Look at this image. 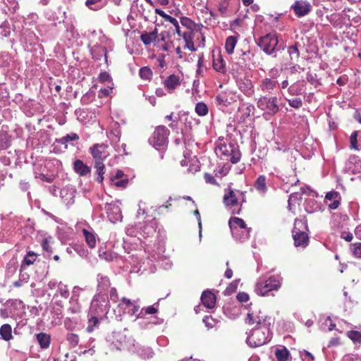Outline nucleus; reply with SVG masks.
<instances>
[{
    "mask_svg": "<svg viewBox=\"0 0 361 361\" xmlns=\"http://www.w3.org/2000/svg\"><path fill=\"white\" fill-rule=\"evenodd\" d=\"M309 231L307 221L304 219H295L292 230V235L295 247H305L309 243Z\"/></svg>",
    "mask_w": 361,
    "mask_h": 361,
    "instance_id": "nucleus-1",
    "label": "nucleus"
},
{
    "mask_svg": "<svg viewBox=\"0 0 361 361\" xmlns=\"http://www.w3.org/2000/svg\"><path fill=\"white\" fill-rule=\"evenodd\" d=\"M238 192L240 193L242 198L239 200L237 197L236 192L233 189L228 188L224 190V195L223 196V203L226 208L232 209L231 213L233 214H240L241 212V207L244 202H245V195L244 192Z\"/></svg>",
    "mask_w": 361,
    "mask_h": 361,
    "instance_id": "nucleus-2",
    "label": "nucleus"
},
{
    "mask_svg": "<svg viewBox=\"0 0 361 361\" xmlns=\"http://www.w3.org/2000/svg\"><path fill=\"white\" fill-rule=\"evenodd\" d=\"M270 326H260L251 330L247 338V344L253 348L262 346L270 341Z\"/></svg>",
    "mask_w": 361,
    "mask_h": 361,
    "instance_id": "nucleus-3",
    "label": "nucleus"
},
{
    "mask_svg": "<svg viewBox=\"0 0 361 361\" xmlns=\"http://www.w3.org/2000/svg\"><path fill=\"white\" fill-rule=\"evenodd\" d=\"M281 277L280 276H271L269 278H260L256 283L255 292L257 295L264 296L269 292L277 290L281 286Z\"/></svg>",
    "mask_w": 361,
    "mask_h": 361,
    "instance_id": "nucleus-4",
    "label": "nucleus"
},
{
    "mask_svg": "<svg viewBox=\"0 0 361 361\" xmlns=\"http://www.w3.org/2000/svg\"><path fill=\"white\" fill-rule=\"evenodd\" d=\"M232 235L236 239L244 241L248 238L250 228L247 227L245 221L238 217H231L228 221Z\"/></svg>",
    "mask_w": 361,
    "mask_h": 361,
    "instance_id": "nucleus-5",
    "label": "nucleus"
},
{
    "mask_svg": "<svg viewBox=\"0 0 361 361\" xmlns=\"http://www.w3.org/2000/svg\"><path fill=\"white\" fill-rule=\"evenodd\" d=\"M278 36L276 33H268L264 36L260 37L257 41V45L267 54H271L277 44Z\"/></svg>",
    "mask_w": 361,
    "mask_h": 361,
    "instance_id": "nucleus-6",
    "label": "nucleus"
},
{
    "mask_svg": "<svg viewBox=\"0 0 361 361\" xmlns=\"http://www.w3.org/2000/svg\"><path fill=\"white\" fill-rule=\"evenodd\" d=\"M169 130L165 126H159L155 128L150 139V142L154 147H164L167 145Z\"/></svg>",
    "mask_w": 361,
    "mask_h": 361,
    "instance_id": "nucleus-7",
    "label": "nucleus"
},
{
    "mask_svg": "<svg viewBox=\"0 0 361 361\" xmlns=\"http://www.w3.org/2000/svg\"><path fill=\"white\" fill-rule=\"evenodd\" d=\"M257 105L261 110L269 114H275L279 111L277 97H262L259 99Z\"/></svg>",
    "mask_w": 361,
    "mask_h": 361,
    "instance_id": "nucleus-8",
    "label": "nucleus"
},
{
    "mask_svg": "<svg viewBox=\"0 0 361 361\" xmlns=\"http://www.w3.org/2000/svg\"><path fill=\"white\" fill-rule=\"evenodd\" d=\"M245 321L249 325H255V327L271 325V317H267L260 310H252L249 312Z\"/></svg>",
    "mask_w": 361,
    "mask_h": 361,
    "instance_id": "nucleus-9",
    "label": "nucleus"
},
{
    "mask_svg": "<svg viewBox=\"0 0 361 361\" xmlns=\"http://www.w3.org/2000/svg\"><path fill=\"white\" fill-rule=\"evenodd\" d=\"M108 145L104 143L102 144H94L89 149V152L91 154L94 163L104 162V160L109 156L108 152Z\"/></svg>",
    "mask_w": 361,
    "mask_h": 361,
    "instance_id": "nucleus-10",
    "label": "nucleus"
},
{
    "mask_svg": "<svg viewBox=\"0 0 361 361\" xmlns=\"http://www.w3.org/2000/svg\"><path fill=\"white\" fill-rule=\"evenodd\" d=\"M181 80L179 75L171 74L163 82V85L169 94L173 93L175 90L180 85Z\"/></svg>",
    "mask_w": 361,
    "mask_h": 361,
    "instance_id": "nucleus-11",
    "label": "nucleus"
},
{
    "mask_svg": "<svg viewBox=\"0 0 361 361\" xmlns=\"http://www.w3.org/2000/svg\"><path fill=\"white\" fill-rule=\"evenodd\" d=\"M212 58L213 68L218 73L225 74L227 71L226 63L221 53L219 52L217 54L213 53Z\"/></svg>",
    "mask_w": 361,
    "mask_h": 361,
    "instance_id": "nucleus-12",
    "label": "nucleus"
},
{
    "mask_svg": "<svg viewBox=\"0 0 361 361\" xmlns=\"http://www.w3.org/2000/svg\"><path fill=\"white\" fill-rule=\"evenodd\" d=\"M201 301L205 307L213 309L216 306V296L212 291L207 290L202 293Z\"/></svg>",
    "mask_w": 361,
    "mask_h": 361,
    "instance_id": "nucleus-13",
    "label": "nucleus"
},
{
    "mask_svg": "<svg viewBox=\"0 0 361 361\" xmlns=\"http://www.w3.org/2000/svg\"><path fill=\"white\" fill-rule=\"evenodd\" d=\"M291 8L298 17H302L310 11V5L309 3L303 1H296L291 6Z\"/></svg>",
    "mask_w": 361,
    "mask_h": 361,
    "instance_id": "nucleus-14",
    "label": "nucleus"
},
{
    "mask_svg": "<svg viewBox=\"0 0 361 361\" xmlns=\"http://www.w3.org/2000/svg\"><path fill=\"white\" fill-rule=\"evenodd\" d=\"M237 85L239 89L246 95H251L254 92L253 85L251 80L247 77L238 78Z\"/></svg>",
    "mask_w": 361,
    "mask_h": 361,
    "instance_id": "nucleus-15",
    "label": "nucleus"
},
{
    "mask_svg": "<svg viewBox=\"0 0 361 361\" xmlns=\"http://www.w3.org/2000/svg\"><path fill=\"white\" fill-rule=\"evenodd\" d=\"M194 32L195 31H185L182 32L180 31V35H178L179 37H181L185 42L184 48L190 50V51H195L196 50L193 42L195 36Z\"/></svg>",
    "mask_w": 361,
    "mask_h": 361,
    "instance_id": "nucleus-16",
    "label": "nucleus"
},
{
    "mask_svg": "<svg viewBox=\"0 0 361 361\" xmlns=\"http://www.w3.org/2000/svg\"><path fill=\"white\" fill-rule=\"evenodd\" d=\"M154 11L156 14H158L159 16L162 17L166 21L169 22L170 25H173L176 28V33L178 35H180V27L179 26L178 20L175 18L166 14L164 11L161 10L160 8H155Z\"/></svg>",
    "mask_w": 361,
    "mask_h": 361,
    "instance_id": "nucleus-17",
    "label": "nucleus"
},
{
    "mask_svg": "<svg viewBox=\"0 0 361 361\" xmlns=\"http://www.w3.org/2000/svg\"><path fill=\"white\" fill-rule=\"evenodd\" d=\"M158 37V30L157 28H154L152 32H145L140 35V40L142 43L146 45H150L152 42H155L157 38Z\"/></svg>",
    "mask_w": 361,
    "mask_h": 361,
    "instance_id": "nucleus-18",
    "label": "nucleus"
},
{
    "mask_svg": "<svg viewBox=\"0 0 361 361\" xmlns=\"http://www.w3.org/2000/svg\"><path fill=\"white\" fill-rule=\"evenodd\" d=\"M73 168L74 171L80 176H86L91 171L90 168L80 159H77L74 161Z\"/></svg>",
    "mask_w": 361,
    "mask_h": 361,
    "instance_id": "nucleus-19",
    "label": "nucleus"
},
{
    "mask_svg": "<svg viewBox=\"0 0 361 361\" xmlns=\"http://www.w3.org/2000/svg\"><path fill=\"white\" fill-rule=\"evenodd\" d=\"M278 85L279 83L275 79L266 78L261 82V89L263 92H271Z\"/></svg>",
    "mask_w": 361,
    "mask_h": 361,
    "instance_id": "nucleus-20",
    "label": "nucleus"
},
{
    "mask_svg": "<svg viewBox=\"0 0 361 361\" xmlns=\"http://www.w3.org/2000/svg\"><path fill=\"white\" fill-rule=\"evenodd\" d=\"M36 338L42 348L47 349L49 347L51 343L50 335L42 332L36 335Z\"/></svg>",
    "mask_w": 361,
    "mask_h": 361,
    "instance_id": "nucleus-21",
    "label": "nucleus"
},
{
    "mask_svg": "<svg viewBox=\"0 0 361 361\" xmlns=\"http://www.w3.org/2000/svg\"><path fill=\"white\" fill-rule=\"evenodd\" d=\"M255 189L262 193H265L267 191V178L264 175L259 176L255 182Z\"/></svg>",
    "mask_w": 361,
    "mask_h": 361,
    "instance_id": "nucleus-22",
    "label": "nucleus"
},
{
    "mask_svg": "<svg viewBox=\"0 0 361 361\" xmlns=\"http://www.w3.org/2000/svg\"><path fill=\"white\" fill-rule=\"evenodd\" d=\"M237 37L229 36L226 38L225 42V49L228 54H232L237 44Z\"/></svg>",
    "mask_w": 361,
    "mask_h": 361,
    "instance_id": "nucleus-23",
    "label": "nucleus"
},
{
    "mask_svg": "<svg viewBox=\"0 0 361 361\" xmlns=\"http://www.w3.org/2000/svg\"><path fill=\"white\" fill-rule=\"evenodd\" d=\"M0 334L4 340L10 341L13 338L11 325L8 324L2 325L0 328Z\"/></svg>",
    "mask_w": 361,
    "mask_h": 361,
    "instance_id": "nucleus-24",
    "label": "nucleus"
},
{
    "mask_svg": "<svg viewBox=\"0 0 361 361\" xmlns=\"http://www.w3.org/2000/svg\"><path fill=\"white\" fill-rule=\"evenodd\" d=\"M83 235L85 238V242L90 248H93L96 245V236L94 233L84 228L82 229Z\"/></svg>",
    "mask_w": 361,
    "mask_h": 361,
    "instance_id": "nucleus-25",
    "label": "nucleus"
},
{
    "mask_svg": "<svg viewBox=\"0 0 361 361\" xmlns=\"http://www.w3.org/2000/svg\"><path fill=\"white\" fill-rule=\"evenodd\" d=\"M180 23L183 27L188 30V31H195L196 27H198L197 24L190 18L185 16H183L180 18Z\"/></svg>",
    "mask_w": 361,
    "mask_h": 361,
    "instance_id": "nucleus-26",
    "label": "nucleus"
},
{
    "mask_svg": "<svg viewBox=\"0 0 361 361\" xmlns=\"http://www.w3.org/2000/svg\"><path fill=\"white\" fill-rule=\"evenodd\" d=\"M94 167L96 169L98 174L96 180L99 183H102L104 180V174L105 173V165L104 162L97 161V163H94Z\"/></svg>",
    "mask_w": 361,
    "mask_h": 361,
    "instance_id": "nucleus-27",
    "label": "nucleus"
},
{
    "mask_svg": "<svg viewBox=\"0 0 361 361\" xmlns=\"http://www.w3.org/2000/svg\"><path fill=\"white\" fill-rule=\"evenodd\" d=\"M275 356L277 361H288L290 353L286 348L277 349L275 352Z\"/></svg>",
    "mask_w": 361,
    "mask_h": 361,
    "instance_id": "nucleus-28",
    "label": "nucleus"
},
{
    "mask_svg": "<svg viewBox=\"0 0 361 361\" xmlns=\"http://www.w3.org/2000/svg\"><path fill=\"white\" fill-rule=\"evenodd\" d=\"M140 77L145 80H151L153 73L152 69L149 66H144L139 71Z\"/></svg>",
    "mask_w": 361,
    "mask_h": 361,
    "instance_id": "nucleus-29",
    "label": "nucleus"
},
{
    "mask_svg": "<svg viewBox=\"0 0 361 361\" xmlns=\"http://www.w3.org/2000/svg\"><path fill=\"white\" fill-rule=\"evenodd\" d=\"M156 233V229L152 224H146L141 228V233L145 238L153 235Z\"/></svg>",
    "mask_w": 361,
    "mask_h": 361,
    "instance_id": "nucleus-30",
    "label": "nucleus"
},
{
    "mask_svg": "<svg viewBox=\"0 0 361 361\" xmlns=\"http://www.w3.org/2000/svg\"><path fill=\"white\" fill-rule=\"evenodd\" d=\"M195 112L200 116H206L208 114V107L204 102H198L195 106Z\"/></svg>",
    "mask_w": 361,
    "mask_h": 361,
    "instance_id": "nucleus-31",
    "label": "nucleus"
},
{
    "mask_svg": "<svg viewBox=\"0 0 361 361\" xmlns=\"http://www.w3.org/2000/svg\"><path fill=\"white\" fill-rule=\"evenodd\" d=\"M52 237H47L44 238L41 242V245L42 247L43 250L49 253V255L52 253V249L50 245L52 242Z\"/></svg>",
    "mask_w": 361,
    "mask_h": 361,
    "instance_id": "nucleus-32",
    "label": "nucleus"
},
{
    "mask_svg": "<svg viewBox=\"0 0 361 361\" xmlns=\"http://www.w3.org/2000/svg\"><path fill=\"white\" fill-rule=\"evenodd\" d=\"M203 322L208 329L216 327L217 324L219 323V322L216 319H214L210 315L205 316L203 319Z\"/></svg>",
    "mask_w": 361,
    "mask_h": 361,
    "instance_id": "nucleus-33",
    "label": "nucleus"
},
{
    "mask_svg": "<svg viewBox=\"0 0 361 361\" xmlns=\"http://www.w3.org/2000/svg\"><path fill=\"white\" fill-rule=\"evenodd\" d=\"M79 140V136L76 133L68 134L66 136H63L59 140V142L62 145H65L66 147H67V143L71 141H76Z\"/></svg>",
    "mask_w": 361,
    "mask_h": 361,
    "instance_id": "nucleus-34",
    "label": "nucleus"
},
{
    "mask_svg": "<svg viewBox=\"0 0 361 361\" xmlns=\"http://www.w3.org/2000/svg\"><path fill=\"white\" fill-rule=\"evenodd\" d=\"M347 336L354 343L361 345V332L358 331H349L347 332Z\"/></svg>",
    "mask_w": 361,
    "mask_h": 361,
    "instance_id": "nucleus-35",
    "label": "nucleus"
},
{
    "mask_svg": "<svg viewBox=\"0 0 361 361\" xmlns=\"http://www.w3.org/2000/svg\"><path fill=\"white\" fill-rule=\"evenodd\" d=\"M99 325V319L97 317L92 316L88 319V326L86 331L91 333L94 331V328Z\"/></svg>",
    "mask_w": 361,
    "mask_h": 361,
    "instance_id": "nucleus-36",
    "label": "nucleus"
},
{
    "mask_svg": "<svg viewBox=\"0 0 361 361\" xmlns=\"http://www.w3.org/2000/svg\"><path fill=\"white\" fill-rule=\"evenodd\" d=\"M111 286V282L107 276H101L98 280V287L102 290H106Z\"/></svg>",
    "mask_w": 361,
    "mask_h": 361,
    "instance_id": "nucleus-37",
    "label": "nucleus"
},
{
    "mask_svg": "<svg viewBox=\"0 0 361 361\" xmlns=\"http://www.w3.org/2000/svg\"><path fill=\"white\" fill-rule=\"evenodd\" d=\"M288 53L291 60H298L299 59L300 51L298 50L297 44L289 47Z\"/></svg>",
    "mask_w": 361,
    "mask_h": 361,
    "instance_id": "nucleus-38",
    "label": "nucleus"
},
{
    "mask_svg": "<svg viewBox=\"0 0 361 361\" xmlns=\"http://www.w3.org/2000/svg\"><path fill=\"white\" fill-rule=\"evenodd\" d=\"M357 135L358 132L354 131L350 136V147L352 149L359 150V147L357 145Z\"/></svg>",
    "mask_w": 361,
    "mask_h": 361,
    "instance_id": "nucleus-39",
    "label": "nucleus"
},
{
    "mask_svg": "<svg viewBox=\"0 0 361 361\" xmlns=\"http://www.w3.org/2000/svg\"><path fill=\"white\" fill-rule=\"evenodd\" d=\"M230 0H221L218 6V10L222 16H224L227 12Z\"/></svg>",
    "mask_w": 361,
    "mask_h": 361,
    "instance_id": "nucleus-40",
    "label": "nucleus"
},
{
    "mask_svg": "<svg viewBox=\"0 0 361 361\" xmlns=\"http://www.w3.org/2000/svg\"><path fill=\"white\" fill-rule=\"evenodd\" d=\"M350 249L355 257L361 258V243H355L350 245Z\"/></svg>",
    "mask_w": 361,
    "mask_h": 361,
    "instance_id": "nucleus-41",
    "label": "nucleus"
},
{
    "mask_svg": "<svg viewBox=\"0 0 361 361\" xmlns=\"http://www.w3.org/2000/svg\"><path fill=\"white\" fill-rule=\"evenodd\" d=\"M230 161L232 164H236L240 160V153L239 151H235L233 149H231Z\"/></svg>",
    "mask_w": 361,
    "mask_h": 361,
    "instance_id": "nucleus-42",
    "label": "nucleus"
},
{
    "mask_svg": "<svg viewBox=\"0 0 361 361\" xmlns=\"http://www.w3.org/2000/svg\"><path fill=\"white\" fill-rule=\"evenodd\" d=\"M36 254L34 252L30 251L23 259V263L27 265L32 264L35 261Z\"/></svg>",
    "mask_w": 361,
    "mask_h": 361,
    "instance_id": "nucleus-43",
    "label": "nucleus"
},
{
    "mask_svg": "<svg viewBox=\"0 0 361 361\" xmlns=\"http://www.w3.org/2000/svg\"><path fill=\"white\" fill-rule=\"evenodd\" d=\"M67 341L72 344L73 346H75L78 344L79 337L75 334H68L66 337Z\"/></svg>",
    "mask_w": 361,
    "mask_h": 361,
    "instance_id": "nucleus-44",
    "label": "nucleus"
},
{
    "mask_svg": "<svg viewBox=\"0 0 361 361\" xmlns=\"http://www.w3.org/2000/svg\"><path fill=\"white\" fill-rule=\"evenodd\" d=\"M288 104L295 109H299L302 105V102L300 98H294L288 100Z\"/></svg>",
    "mask_w": 361,
    "mask_h": 361,
    "instance_id": "nucleus-45",
    "label": "nucleus"
},
{
    "mask_svg": "<svg viewBox=\"0 0 361 361\" xmlns=\"http://www.w3.org/2000/svg\"><path fill=\"white\" fill-rule=\"evenodd\" d=\"M98 80L100 82H111L112 79L109 73L104 71L102 72L98 77Z\"/></svg>",
    "mask_w": 361,
    "mask_h": 361,
    "instance_id": "nucleus-46",
    "label": "nucleus"
},
{
    "mask_svg": "<svg viewBox=\"0 0 361 361\" xmlns=\"http://www.w3.org/2000/svg\"><path fill=\"white\" fill-rule=\"evenodd\" d=\"M204 178L205 180V182L208 184H211L213 185H219V183L216 182L214 177L208 173H205L204 175Z\"/></svg>",
    "mask_w": 361,
    "mask_h": 361,
    "instance_id": "nucleus-47",
    "label": "nucleus"
},
{
    "mask_svg": "<svg viewBox=\"0 0 361 361\" xmlns=\"http://www.w3.org/2000/svg\"><path fill=\"white\" fill-rule=\"evenodd\" d=\"M157 312V309L155 308L153 305L144 307L142 309L140 314H153Z\"/></svg>",
    "mask_w": 361,
    "mask_h": 361,
    "instance_id": "nucleus-48",
    "label": "nucleus"
},
{
    "mask_svg": "<svg viewBox=\"0 0 361 361\" xmlns=\"http://www.w3.org/2000/svg\"><path fill=\"white\" fill-rule=\"evenodd\" d=\"M231 149H233V146L230 145L228 147L226 145H221L219 147V151L221 154L225 156H229Z\"/></svg>",
    "mask_w": 361,
    "mask_h": 361,
    "instance_id": "nucleus-49",
    "label": "nucleus"
},
{
    "mask_svg": "<svg viewBox=\"0 0 361 361\" xmlns=\"http://www.w3.org/2000/svg\"><path fill=\"white\" fill-rule=\"evenodd\" d=\"M113 87L109 86L107 88H102L99 91V97H108L112 92Z\"/></svg>",
    "mask_w": 361,
    "mask_h": 361,
    "instance_id": "nucleus-50",
    "label": "nucleus"
},
{
    "mask_svg": "<svg viewBox=\"0 0 361 361\" xmlns=\"http://www.w3.org/2000/svg\"><path fill=\"white\" fill-rule=\"evenodd\" d=\"M237 300L240 302H246L249 300V295L245 292H240L237 296Z\"/></svg>",
    "mask_w": 361,
    "mask_h": 361,
    "instance_id": "nucleus-51",
    "label": "nucleus"
},
{
    "mask_svg": "<svg viewBox=\"0 0 361 361\" xmlns=\"http://www.w3.org/2000/svg\"><path fill=\"white\" fill-rule=\"evenodd\" d=\"M339 196V193L336 191H330L328 192L325 195V200L329 201H334V200L338 199Z\"/></svg>",
    "mask_w": 361,
    "mask_h": 361,
    "instance_id": "nucleus-52",
    "label": "nucleus"
},
{
    "mask_svg": "<svg viewBox=\"0 0 361 361\" xmlns=\"http://www.w3.org/2000/svg\"><path fill=\"white\" fill-rule=\"evenodd\" d=\"M110 300L116 302L118 300V294L116 288H111L109 291Z\"/></svg>",
    "mask_w": 361,
    "mask_h": 361,
    "instance_id": "nucleus-53",
    "label": "nucleus"
},
{
    "mask_svg": "<svg viewBox=\"0 0 361 361\" xmlns=\"http://www.w3.org/2000/svg\"><path fill=\"white\" fill-rule=\"evenodd\" d=\"M99 257L101 259H104L106 261H112L114 259V255L111 252H99Z\"/></svg>",
    "mask_w": 361,
    "mask_h": 361,
    "instance_id": "nucleus-54",
    "label": "nucleus"
},
{
    "mask_svg": "<svg viewBox=\"0 0 361 361\" xmlns=\"http://www.w3.org/2000/svg\"><path fill=\"white\" fill-rule=\"evenodd\" d=\"M340 344V338L338 337L332 338L327 345L329 348L338 346Z\"/></svg>",
    "mask_w": 361,
    "mask_h": 361,
    "instance_id": "nucleus-55",
    "label": "nucleus"
},
{
    "mask_svg": "<svg viewBox=\"0 0 361 361\" xmlns=\"http://www.w3.org/2000/svg\"><path fill=\"white\" fill-rule=\"evenodd\" d=\"M101 1L102 0H86L85 4L89 8L92 10H97V8H94L92 6Z\"/></svg>",
    "mask_w": 361,
    "mask_h": 361,
    "instance_id": "nucleus-56",
    "label": "nucleus"
},
{
    "mask_svg": "<svg viewBox=\"0 0 361 361\" xmlns=\"http://www.w3.org/2000/svg\"><path fill=\"white\" fill-rule=\"evenodd\" d=\"M341 238L348 242H350L353 238V234L351 233L343 232L341 233Z\"/></svg>",
    "mask_w": 361,
    "mask_h": 361,
    "instance_id": "nucleus-57",
    "label": "nucleus"
},
{
    "mask_svg": "<svg viewBox=\"0 0 361 361\" xmlns=\"http://www.w3.org/2000/svg\"><path fill=\"white\" fill-rule=\"evenodd\" d=\"M128 183V180H120L114 183V185L118 188H126Z\"/></svg>",
    "mask_w": 361,
    "mask_h": 361,
    "instance_id": "nucleus-58",
    "label": "nucleus"
},
{
    "mask_svg": "<svg viewBox=\"0 0 361 361\" xmlns=\"http://www.w3.org/2000/svg\"><path fill=\"white\" fill-rule=\"evenodd\" d=\"M169 32H167V31H163L160 33L159 36H160V39H159V41H161V42H165L166 40L169 37Z\"/></svg>",
    "mask_w": 361,
    "mask_h": 361,
    "instance_id": "nucleus-59",
    "label": "nucleus"
},
{
    "mask_svg": "<svg viewBox=\"0 0 361 361\" xmlns=\"http://www.w3.org/2000/svg\"><path fill=\"white\" fill-rule=\"evenodd\" d=\"M340 204V201L336 199V200H334L331 203H330L329 204V207L330 209H336L338 207Z\"/></svg>",
    "mask_w": 361,
    "mask_h": 361,
    "instance_id": "nucleus-60",
    "label": "nucleus"
},
{
    "mask_svg": "<svg viewBox=\"0 0 361 361\" xmlns=\"http://www.w3.org/2000/svg\"><path fill=\"white\" fill-rule=\"evenodd\" d=\"M176 53L178 56V58L182 59L185 56V54L182 51L180 47L176 48Z\"/></svg>",
    "mask_w": 361,
    "mask_h": 361,
    "instance_id": "nucleus-61",
    "label": "nucleus"
},
{
    "mask_svg": "<svg viewBox=\"0 0 361 361\" xmlns=\"http://www.w3.org/2000/svg\"><path fill=\"white\" fill-rule=\"evenodd\" d=\"M355 234L358 239L361 240V224L355 228Z\"/></svg>",
    "mask_w": 361,
    "mask_h": 361,
    "instance_id": "nucleus-62",
    "label": "nucleus"
},
{
    "mask_svg": "<svg viewBox=\"0 0 361 361\" xmlns=\"http://www.w3.org/2000/svg\"><path fill=\"white\" fill-rule=\"evenodd\" d=\"M303 355L305 357V359L308 358L310 361H314V357L310 352L304 350Z\"/></svg>",
    "mask_w": 361,
    "mask_h": 361,
    "instance_id": "nucleus-63",
    "label": "nucleus"
},
{
    "mask_svg": "<svg viewBox=\"0 0 361 361\" xmlns=\"http://www.w3.org/2000/svg\"><path fill=\"white\" fill-rule=\"evenodd\" d=\"M133 308L131 309L130 313L132 314V315H136L137 312L139 311L140 310V306L139 305H133Z\"/></svg>",
    "mask_w": 361,
    "mask_h": 361,
    "instance_id": "nucleus-64",
    "label": "nucleus"
}]
</instances>
